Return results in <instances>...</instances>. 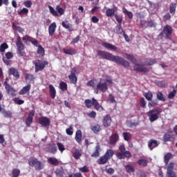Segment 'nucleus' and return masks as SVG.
<instances>
[{"label": "nucleus", "instance_id": "1", "mask_svg": "<svg viewBox=\"0 0 177 177\" xmlns=\"http://www.w3.org/2000/svg\"><path fill=\"white\" fill-rule=\"evenodd\" d=\"M97 55L100 59H104V60H109L110 62H114L116 64H120V66H123L125 68H128L129 67V62L125 60L124 58L120 56H115L109 52L98 50H97Z\"/></svg>", "mask_w": 177, "mask_h": 177}, {"label": "nucleus", "instance_id": "2", "mask_svg": "<svg viewBox=\"0 0 177 177\" xmlns=\"http://www.w3.org/2000/svg\"><path fill=\"white\" fill-rule=\"evenodd\" d=\"M84 104L87 109H91L92 106H94V109L97 110V111H104V108L100 104L99 102H97V100L95 99V97H92L91 100L90 99H86L84 100Z\"/></svg>", "mask_w": 177, "mask_h": 177}, {"label": "nucleus", "instance_id": "3", "mask_svg": "<svg viewBox=\"0 0 177 177\" xmlns=\"http://www.w3.org/2000/svg\"><path fill=\"white\" fill-rule=\"evenodd\" d=\"M162 113V109L161 108H158L156 109H153L149 111L147 113V116L149 117V120L151 122H154V121H157L158 120V115Z\"/></svg>", "mask_w": 177, "mask_h": 177}, {"label": "nucleus", "instance_id": "4", "mask_svg": "<svg viewBox=\"0 0 177 177\" xmlns=\"http://www.w3.org/2000/svg\"><path fill=\"white\" fill-rule=\"evenodd\" d=\"M28 164L30 167H35V169L37 171H41V169H44V164L41 162V161L38 160L37 158H30L28 160Z\"/></svg>", "mask_w": 177, "mask_h": 177}, {"label": "nucleus", "instance_id": "5", "mask_svg": "<svg viewBox=\"0 0 177 177\" xmlns=\"http://www.w3.org/2000/svg\"><path fill=\"white\" fill-rule=\"evenodd\" d=\"M173 31L174 29H172V26L169 25H166L163 27V30L160 32V35L162 37L165 35L166 38H171V35H172Z\"/></svg>", "mask_w": 177, "mask_h": 177}, {"label": "nucleus", "instance_id": "6", "mask_svg": "<svg viewBox=\"0 0 177 177\" xmlns=\"http://www.w3.org/2000/svg\"><path fill=\"white\" fill-rule=\"evenodd\" d=\"M49 62L48 61H41L37 60L35 64V73H38V71H42L44 68H45L46 66H48Z\"/></svg>", "mask_w": 177, "mask_h": 177}, {"label": "nucleus", "instance_id": "7", "mask_svg": "<svg viewBox=\"0 0 177 177\" xmlns=\"http://www.w3.org/2000/svg\"><path fill=\"white\" fill-rule=\"evenodd\" d=\"M97 89L100 91V92H102V93L107 92V90L109 89L107 82H106V80H100L97 84Z\"/></svg>", "mask_w": 177, "mask_h": 177}, {"label": "nucleus", "instance_id": "8", "mask_svg": "<svg viewBox=\"0 0 177 177\" xmlns=\"http://www.w3.org/2000/svg\"><path fill=\"white\" fill-rule=\"evenodd\" d=\"M3 85L8 95H9L10 96H12V97H15V96H16V90H15L13 87L10 86V85L8 84L7 81L4 82Z\"/></svg>", "mask_w": 177, "mask_h": 177}, {"label": "nucleus", "instance_id": "9", "mask_svg": "<svg viewBox=\"0 0 177 177\" xmlns=\"http://www.w3.org/2000/svg\"><path fill=\"white\" fill-rule=\"evenodd\" d=\"M115 156L118 160H125V158H131V152H129V151L116 152Z\"/></svg>", "mask_w": 177, "mask_h": 177}, {"label": "nucleus", "instance_id": "10", "mask_svg": "<svg viewBox=\"0 0 177 177\" xmlns=\"http://www.w3.org/2000/svg\"><path fill=\"white\" fill-rule=\"evenodd\" d=\"M39 124L41 125V127H44L46 128V127H49L50 125V119H49L48 117L41 116L39 118Z\"/></svg>", "mask_w": 177, "mask_h": 177}, {"label": "nucleus", "instance_id": "11", "mask_svg": "<svg viewBox=\"0 0 177 177\" xmlns=\"http://www.w3.org/2000/svg\"><path fill=\"white\" fill-rule=\"evenodd\" d=\"M10 59H13V53L7 52L6 53V57L3 56V62L4 64H6V66H10L12 64V61H10Z\"/></svg>", "mask_w": 177, "mask_h": 177}, {"label": "nucleus", "instance_id": "12", "mask_svg": "<svg viewBox=\"0 0 177 177\" xmlns=\"http://www.w3.org/2000/svg\"><path fill=\"white\" fill-rule=\"evenodd\" d=\"M142 63L143 66H154V64H157V59H151L150 57L145 58L142 60Z\"/></svg>", "mask_w": 177, "mask_h": 177}, {"label": "nucleus", "instance_id": "13", "mask_svg": "<svg viewBox=\"0 0 177 177\" xmlns=\"http://www.w3.org/2000/svg\"><path fill=\"white\" fill-rule=\"evenodd\" d=\"M34 115H35V111L32 110L30 111L26 120V127H31V124L32 123V120H34Z\"/></svg>", "mask_w": 177, "mask_h": 177}, {"label": "nucleus", "instance_id": "14", "mask_svg": "<svg viewBox=\"0 0 177 177\" xmlns=\"http://www.w3.org/2000/svg\"><path fill=\"white\" fill-rule=\"evenodd\" d=\"M134 70L139 71L140 73H149V71H150L149 68L140 64H136L134 66Z\"/></svg>", "mask_w": 177, "mask_h": 177}, {"label": "nucleus", "instance_id": "15", "mask_svg": "<svg viewBox=\"0 0 177 177\" xmlns=\"http://www.w3.org/2000/svg\"><path fill=\"white\" fill-rule=\"evenodd\" d=\"M101 45L108 50H117V49H118V48H117V46H115V45H113L106 41L102 42Z\"/></svg>", "mask_w": 177, "mask_h": 177}, {"label": "nucleus", "instance_id": "16", "mask_svg": "<svg viewBox=\"0 0 177 177\" xmlns=\"http://www.w3.org/2000/svg\"><path fill=\"white\" fill-rule=\"evenodd\" d=\"M118 139H120L118 133H115L110 136L109 144L112 145H115L118 142Z\"/></svg>", "mask_w": 177, "mask_h": 177}, {"label": "nucleus", "instance_id": "17", "mask_svg": "<svg viewBox=\"0 0 177 177\" xmlns=\"http://www.w3.org/2000/svg\"><path fill=\"white\" fill-rule=\"evenodd\" d=\"M102 124L105 127H110L111 125V116L110 115H105L103 118Z\"/></svg>", "mask_w": 177, "mask_h": 177}, {"label": "nucleus", "instance_id": "18", "mask_svg": "<svg viewBox=\"0 0 177 177\" xmlns=\"http://www.w3.org/2000/svg\"><path fill=\"white\" fill-rule=\"evenodd\" d=\"M17 53L19 56H24V44L23 43H16Z\"/></svg>", "mask_w": 177, "mask_h": 177}, {"label": "nucleus", "instance_id": "19", "mask_svg": "<svg viewBox=\"0 0 177 177\" xmlns=\"http://www.w3.org/2000/svg\"><path fill=\"white\" fill-rule=\"evenodd\" d=\"M63 52L65 55H69L70 56H73L74 55H77V49L75 48H63Z\"/></svg>", "mask_w": 177, "mask_h": 177}, {"label": "nucleus", "instance_id": "20", "mask_svg": "<svg viewBox=\"0 0 177 177\" xmlns=\"http://www.w3.org/2000/svg\"><path fill=\"white\" fill-rule=\"evenodd\" d=\"M57 26H56V23H52L48 27V34L50 37H53V34L56 31Z\"/></svg>", "mask_w": 177, "mask_h": 177}, {"label": "nucleus", "instance_id": "21", "mask_svg": "<svg viewBox=\"0 0 177 177\" xmlns=\"http://www.w3.org/2000/svg\"><path fill=\"white\" fill-rule=\"evenodd\" d=\"M10 75H13L17 79L20 78V75L19 74V71L15 68H9Z\"/></svg>", "mask_w": 177, "mask_h": 177}, {"label": "nucleus", "instance_id": "22", "mask_svg": "<svg viewBox=\"0 0 177 177\" xmlns=\"http://www.w3.org/2000/svg\"><path fill=\"white\" fill-rule=\"evenodd\" d=\"M31 84H28L24 86L19 91V95H26L30 92Z\"/></svg>", "mask_w": 177, "mask_h": 177}, {"label": "nucleus", "instance_id": "23", "mask_svg": "<svg viewBox=\"0 0 177 177\" xmlns=\"http://www.w3.org/2000/svg\"><path fill=\"white\" fill-rule=\"evenodd\" d=\"M158 146V142L157 140H150L148 142V147H149L150 150H153V149H156Z\"/></svg>", "mask_w": 177, "mask_h": 177}, {"label": "nucleus", "instance_id": "24", "mask_svg": "<svg viewBox=\"0 0 177 177\" xmlns=\"http://www.w3.org/2000/svg\"><path fill=\"white\" fill-rule=\"evenodd\" d=\"M62 26L64 28L68 30V31H73V25L68 21H64L62 22Z\"/></svg>", "mask_w": 177, "mask_h": 177}, {"label": "nucleus", "instance_id": "25", "mask_svg": "<svg viewBox=\"0 0 177 177\" xmlns=\"http://www.w3.org/2000/svg\"><path fill=\"white\" fill-rule=\"evenodd\" d=\"M114 32H115V34H118V35H122L123 34H124L125 32L124 31V29L122 28V25L119 24V25L116 26Z\"/></svg>", "mask_w": 177, "mask_h": 177}, {"label": "nucleus", "instance_id": "26", "mask_svg": "<svg viewBox=\"0 0 177 177\" xmlns=\"http://www.w3.org/2000/svg\"><path fill=\"white\" fill-rule=\"evenodd\" d=\"M48 88L50 89V96L51 99H55L56 97V88H55V86L52 84H50Z\"/></svg>", "mask_w": 177, "mask_h": 177}, {"label": "nucleus", "instance_id": "27", "mask_svg": "<svg viewBox=\"0 0 177 177\" xmlns=\"http://www.w3.org/2000/svg\"><path fill=\"white\" fill-rule=\"evenodd\" d=\"M81 156H82V151L79 149H75V152L73 153V157H74L75 160H80Z\"/></svg>", "mask_w": 177, "mask_h": 177}, {"label": "nucleus", "instance_id": "28", "mask_svg": "<svg viewBox=\"0 0 177 177\" xmlns=\"http://www.w3.org/2000/svg\"><path fill=\"white\" fill-rule=\"evenodd\" d=\"M75 139L77 143H81L82 139V131H81V130L76 131Z\"/></svg>", "mask_w": 177, "mask_h": 177}, {"label": "nucleus", "instance_id": "29", "mask_svg": "<svg viewBox=\"0 0 177 177\" xmlns=\"http://www.w3.org/2000/svg\"><path fill=\"white\" fill-rule=\"evenodd\" d=\"M68 78L71 82V84H77V75H75V73L71 72V75L68 76Z\"/></svg>", "mask_w": 177, "mask_h": 177}, {"label": "nucleus", "instance_id": "30", "mask_svg": "<svg viewBox=\"0 0 177 177\" xmlns=\"http://www.w3.org/2000/svg\"><path fill=\"white\" fill-rule=\"evenodd\" d=\"M48 164H50L51 165H59V160L56 158L50 157L48 159Z\"/></svg>", "mask_w": 177, "mask_h": 177}, {"label": "nucleus", "instance_id": "31", "mask_svg": "<svg viewBox=\"0 0 177 177\" xmlns=\"http://www.w3.org/2000/svg\"><path fill=\"white\" fill-rule=\"evenodd\" d=\"M12 30L19 32L20 34H23V32H24V29L20 26H17L15 23L12 24Z\"/></svg>", "mask_w": 177, "mask_h": 177}, {"label": "nucleus", "instance_id": "32", "mask_svg": "<svg viewBox=\"0 0 177 177\" xmlns=\"http://www.w3.org/2000/svg\"><path fill=\"white\" fill-rule=\"evenodd\" d=\"M37 55H40L41 57H44L45 56V48L42 47V46L39 45L37 47Z\"/></svg>", "mask_w": 177, "mask_h": 177}, {"label": "nucleus", "instance_id": "33", "mask_svg": "<svg viewBox=\"0 0 177 177\" xmlns=\"http://www.w3.org/2000/svg\"><path fill=\"white\" fill-rule=\"evenodd\" d=\"M172 158V153L171 152L167 153L164 156V162L166 165H168V163L169 162V160Z\"/></svg>", "mask_w": 177, "mask_h": 177}, {"label": "nucleus", "instance_id": "34", "mask_svg": "<svg viewBox=\"0 0 177 177\" xmlns=\"http://www.w3.org/2000/svg\"><path fill=\"white\" fill-rule=\"evenodd\" d=\"M100 145H97L95 147V151L91 154V157H95L96 158V157H99V156L100 155Z\"/></svg>", "mask_w": 177, "mask_h": 177}, {"label": "nucleus", "instance_id": "35", "mask_svg": "<svg viewBox=\"0 0 177 177\" xmlns=\"http://www.w3.org/2000/svg\"><path fill=\"white\" fill-rule=\"evenodd\" d=\"M115 13V9L108 8L106 10V16L107 17H111L112 16H114Z\"/></svg>", "mask_w": 177, "mask_h": 177}, {"label": "nucleus", "instance_id": "36", "mask_svg": "<svg viewBox=\"0 0 177 177\" xmlns=\"http://www.w3.org/2000/svg\"><path fill=\"white\" fill-rule=\"evenodd\" d=\"M107 161H109V159L104 155L100 158L98 160V164L100 165H104V164H106Z\"/></svg>", "mask_w": 177, "mask_h": 177}, {"label": "nucleus", "instance_id": "37", "mask_svg": "<svg viewBox=\"0 0 177 177\" xmlns=\"http://www.w3.org/2000/svg\"><path fill=\"white\" fill-rule=\"evenodd\" d=\"M108 160H110L113 156H114V151L112 149H108L104 155Z\"/></svg>", "mask_w": 177, "mask_h": 177}, {"label": "nucleus", "instance_id": "38", "mask_svg": "<svg viewBox=\"0 0 177 177\" xmlns=\"http://www.w3.org/2000/svg\"><path fill=\"white\" fill-rule=\"evenodd\" d=\"M137 164L141 167H147L148 161L146 159H139L137 161Z\"/></svg>", "mask_w": 177, "mask_h": 177}, {"label": "nucleus", "instance_id": "39", "mask_svg": "<svg viewBox=\"0 0 177 177\" xmlns=\"http://www.w3.org/2000/svg\"><path fill=\"white\" fill-rule=\"evenodd\" d=\"M9 48V45L7 43H3L0 45V53H3L6 49Z\"/></svg>", "mask_w": 177, "mask_h": 177}, {"label": "nucleus", "instance_id": "40", "mask_svg": "<svg viewBox=\"0 0 177 177\" xmlns=\"http://www.w3.org/2000/svg\"><path fill=\"white\" fill-rule=\"evenodd\" d=\"M25 80L26 81H34V80H35V76L31 73H26L25 75Z\"/></svg>", "mask_w": 177, "mask_h": 177}, {"label": "nucleus", "instance_id": "41", "mask_svg": "<svg viewBox=\"0 0 177 177\" xmlns=\"http://www.w3.org/2000/svg\"><path fill=\"white\" fill-rule=\"evenodd\" d=\"M20 169L15 168L12 170V177H19L20 176Z\"/></svg>", "mask_w": 177, "mask_h": 177}, {"label": "nucleus", "instance_id": "42", "mask_svg": "<svg viewBox=\"0 0 177 177\" xmlns=\"http://www.w3.org/2000/svg\"><path fill=\"white\" fill-rule=\"evenodd\" d=\"M163 142H171V139H172V136H171L169 133H165L163 137Z\"/></svg>", "mask_w": 177, "mask_h": 177}, {"label": "nucleus", "instance_id": "43", "mask_svg": "<svg viewBox=\"0 0 177 177\" xmlns=\"http://www.w3.org/2000/svg\"><path fill=\"white\" fill-rule=\"evenodd\" d=\"M175 10H176V3H171L169 6V12L171 15L175 13Z\"/></svg>", "mask_w": 177, "mask_h": 177}, {"label": "nucleus", "instance_id": "44", "mask_svg": "<svg viewBox=\"0 0 177 177\" xmlns=\"http://www.w3.org/2000/svg\"><path fill=\"white\" fill-rule=\"evenodd\" d=\"M158 100L160 102H165V97H164V94L161 91H159L156 93Z\"/></svg>", "mask_w": 177, "mask_h": 177}, {"label": "nucleus", "instance_id": "45", "mask_svg": "<svg viewBox=\"0 0 177 177\" xmlns=\"http://www.w3.org/2000/svg\"><path fill=\"white\" fill-rule=\"evenodd\" d=\"M59 88L63 92H64L65 91H67V83H66L64 82H60V83H59Z\"/></svg>", "mask_w": 177, "mask_h": 177}, {"label": "nucleus", "instance_id": "46", "mask_svg": "<svg viewBox=\"0 0 177 177\" xmlns=\"http://www.w3.org/2000/svg\"><path fill=\"white\" fill-rule=\"evenodd\" d=\"M91 129L94 133H97V132H100V125L95 124L91 127Z\"/></svg>", "mask_w": 177, "mask_h": 177}, {"label": "nucleus", "instance_id": "47", "mask_svg": "<svg viewBox=\"0 0 177 177\" xmlns=\"http://www.w3.org/2000/svg\"><path fill=\"white\" fill-rule=\"evenodd\" d=\"M12 100L15 103V104H19V105L24 104V100H21L19 97H15L12 99Z\"/></svg>", "mask_w": 177, "mask_h": 177}, {"label": "nucleus", "instance_id": "48", "mask_svg": "<svg viewBox=\"0 0 177 177\" xmlns=\"http://www.w3.org/2000/svg\"><path fill=\"white\" fill-rule=\"evenodd\" d=\"M48 9L50 10V13H51V15H53V16H55V17L59 16V14L57 13V11H56L55 10V8H53V7H52L50 6H48Z\"/></svg>", "mask_w": 177, "mask_h": 177}, {"label": "nucleus", "instance_id": "49", "mask_svg": "<svg viewBox=\"0 0 177 177\" xmlns=\"http://www.w3.org/2000/svg\"><path fill=\"white\" fill-rule=\"evenodd\" d=\"M56 10H57V13H59V15H60V16L64 15V9H63V8L60 7V6L57 5L56 6Z\"/></svg>", "mask_w": 177, "mask_h": 177}, {"label": "nucleus", "instance_id": "50", "mask_svg": "<svg viewBox=\"0 0 177 177\" xmlns=\"http://www.w3.org/2000/svg\"><path fill=\"white\" fill-rule=\"evenodd\" d=\"M2 114L6 118H10L12 117V112L10 111H2Z\"/></svg>", "mask_w": 177, "mask_h": 177}, {"label": "nucleus", "instance_id": "51", "mask_svg": "<svg viewBox=\"0 0 177 177\" xmlns=\"http://www.w3.org/2000/svg\"><path fill=\"white\" fill-rule=\"evenodd\" d=\"M122 56L127 60H129L130 62H133V55H129L128 53H123Z\"/></svg>", "mask_w": 177, "mask_h": 177}, {"label": "nucleus", "instance_id": "52", "mask_svg": "<svg viewBox=\"0 0 177 177\" xmlns=\"http://www.w3.org/2000/svg\"><path fill=\"white\" fill-rule=\"evenodd\" d=\"M123 13H124V15H127V16H128L129 19H132V17H133V14H132V12L128 11V10H127L125 8H123Z\"/></svg>", "mask_w": 177, "mask_h": 177}, {"label": "nucleus", "instance_id": "53", "mask_svg": "<svg viewBox=\"0 0 177 177\" xmlns=\"http://www.w3.org/2000/svg\"><path fill=\"white\" fill-rule=\"evenodd\" d=\"M28 10L26 8H24L21 10L18 11V15L19 16H21L23 15H28Z\"/></svg>", "mask_w": 177, "mask_h": 177}, {"label": "nucleus", "instance_id": "54", "mask_svg": "<svg viewBox=\"0 0 177 177\" xmlns=\"http://www.w3.org/2000/svg\"><path fill=\"white\" fill-rule=\"evenodd\" d=\"M23 5L26 7L30 9L32 6V2L31 0H28L24 2Z\"/></svg>", "mask_w": 177, "mask_h": 177}, {"label": "nucleus", "instance_id": "55", "mask_svg": "<svg viewBox=\"0 0 177 177\" xmlns=\"http://www.w3.org/2000/svg\"><path fill=\"white\" fill-rule=\"evenodd\" d=\"M125 169L128 174H131L133 171V166L132 165H127L125 166Z\"/></svg>", "mask_w": 177, "mask_h": 177}, {"label": "nucleus", "instance_id": "56", "mask_svg": "<svg viewBox=\"0 0 177 177\" xmlns=\"http://www.w3.org/2000/svg\"><path fill=\"white\" fill-rule=\"evenodd\" d=\"M174 167H175V163H174L173 162H170L167 165V172L173 171H174Z\"/></svg>", "mask_w": 177, "mask_h": 177}, {"label": "nucleus", "instance_id": "57", "mask_svg": "<svg viewBox=\"0 0 177 177\" xmlns=\"http://www.w3.org/2000/svg\"><path fill=\"white\" fill-rule=\"evenodd\" d=\"M145 97L147 99V100H151L153 99V93L150 91L145 94Z\"/></svg>", "mask_w": 177, "mask_h": 177}, {"label": "nucleus", "instance_id": "58", "mask_svg": "<svg viewBox=\"0 0 177 177\" xmlns=\"http://www.w3.org/2000/svg\"><path fill=\"white\" fill-rule=\"evenodd\" d=\"M147 27H149L150 28H151L152 27H156V21L151 19L148 21L147 24Z\"/></svg>", "mask_w": 177, "mask_h": 177}, {"label": "nucleus", "instance_id": "59", "mask_svg": "<svg viewBox=\"0 0 177 177\" xmlns=\"http://www.w3.org/2000/svg\"><path fill=\"white\" fill-rule=\"evenodd\" d=\"M176 89H174L173 91L170 92L168 95V99H174L176 95Z\"/></svg>", "mask_w": 177, "mask_h": 177}, {"label": "nucleus", "instance_id": "60", "mask_svg": "<svg viewBox=\"0 0 177 177\" xmlns=\"http://www.w3.org/2000/svg\"><path fill=\"white\" fill-rule=\"evenodd\" d=\"M122 135H123L124 139L127 142L129 141V139H131V133H127V132H124V133H122Z\"/></svg>", "mask_w": 177, "mask_h": 177}, {"label": "nucleus", "instance_id": "61", "mask_svg": "<svg viewBox=\"0 0 177 177\" xmlns=\"http://www.w3.org/2000/svg\"><path fill=\"white\" fill-rule=\"evenodd\" d=\"M169 20H171V14L168 12L163 16V21H168Z\"/></svg>", "mask_w": 177, "mask_h": 177}, {"label": "nucleus", "instance_id": "62", "mask_svg": "<svg viewBox=\"0 0 177 177\" xmlns=\"http://www.w3.org/2000/svg\"><path fill=\"white\" fill-rule=\"evenodd\" d=\"M86 115L90 118H96V112L94 111H92L91 113H87Z\"/></svg>", "mask_w": 177, "mask_h": 177}, {"label": "nucleus", "instance_id": "63", "mask_svg": "<svg viewBox=\"0 0 177 177\" xmlns=\"http://www.w3.org/2000/svg\"><path fill=\"white\" fill-rule=\"evenodd\" d=\"M66 133H67V135H69V136H71V135L74 133V131H73V127L71 126L69 128L66 129Z\"/></svg>", "mask_w": 177, "mask_h": 177}, {"label": "nucleus", "instance_id": "64", "mask_svg": "<svg viewBox=\"0 0 177 177\" xmlns=\"http://www.w3.org/2000/svg\"><path fill=\"white\" fill-rule=\"evenodd\" d=\"M167 177H177L176 173L175 171H167Z\"/></svg>", "mask_w": 177, "mask_h": 177}]
</instances>
